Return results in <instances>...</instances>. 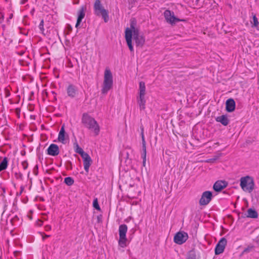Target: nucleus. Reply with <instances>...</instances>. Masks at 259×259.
I'll list each match as a JSON object with an SVG mask.
<instances>
[{"instance_id":"obj_1","label":"nucleus","mask_w":259,"mask_h":259,"mask_svg":"<svg viewBox=\"0 0 259 259\" xmlns=\"http://www.w3.org/2000/svg\"><path fill=\"white\" fill-rule=\"evenodd\" d=\"M137 21L135 18L130 20V27H127L125 30V39L127 46L131 52H134L133 44V36L140 33V30L136 28Z\"/></svg>"},{"instance_id":"obj_2","label":"nucleus","mask_w":259,"mask_h":259,"mask_svg":"<svg viewBox=\"0 0 259 259\" xmlns=\"http://www.w3.org/2000/svg\"><path fill=\"white\" fill-rule=\"evenodd\" d=\"M81 122L88 128L93 131L95 135L97 136L100 132V127L96 120L88 113H83Z\"/></svg>"},{"instance_id":"obj_3","label":"nucleus","mask_w":259,"mask_h":259,"mask_svg":"<svg viewBox=\"0 0 259 259\" xmlns=\"http://www.w3.org/2000/svg\"><path fill=\"white\" fill-rule=\"evenodd\" d=\"M94 14L98 17H101L105 23L108 22L109 12L103 6L100 0H95L94 6Z\"/></svg>"},{"instance_id":"obj_4","label":"nucleus","mask_w":259,"mask_h":259,"mask_svg":"<svg viewBox=\"0 0 259 259\" xmlns=\"http://www.w3.org/2000/svg\"><path fill=\"white\" fill-rule=\"evenodd\" d=\"M240 186L244 192L251 193L254 188L253 178L249 176L241 177L240 180Z\"/></svg>"},{"instance_id":"obj_5","label":"nucleus","mask_w":259,"mask_h":259,"mask_svg":"<svg viewBox=\"0 0 259 259\" xmlns=\"http://www.w3.org/2000/svg\"><path fill=\"white\" fill-rule=\"evenodd\" d=\"M113 84L112 74L110 69L106 68L104 72V81L102 93L106 94L111 89Z\"/></svg>"},{"instance_id":"obj_6","label":"nucleus","mask_w":259,"mask_h":259,"mask_svg":"<svg viewBox=\"0 0 259 259\" xmlns=\"http://www.w3.org/2000/svg\"><path fill=\"white\" fill-rule=\"evenodd\" d=\"M127 231V226L125 224L120 225L119 227L118 233L119 238L118 241L119 246L124 248L127 246L128 240L126 234Z\"/></svg>"},{"instance_id":"obj_7","label":"nucleus","mask_w":259,"mask_h":259,"mask_svg":"<svg viewBox=\"0 0 259 259\" xmlns=\"http://www.w3.org/2000/svg\"><path fill=\"white\" fill-rule=\"evenodd\" d=\"M163 16L166 22L171 26L175 25L179 21V18L175 15L172 11L167 9L163 13Z\"/></svg>"},{"instance_id":"obj_8","label":"nucleus","mask_w":259,"mask_h":259,"mask_svg":"<svg viewBox=\"0 0 259 259\" xmlns=\"http://www.w3.org/2000/svg\"><path fill=\"white\" fill-rule=\"evenodd\" d=\"M204 255L203 250L199 246H197L192 248L188 252L187 259H199L204 257Z\"/></svg>"},{"instance_id":"obj_9","label":"nucleus","mask_w":259,"mask_h":259,"mask_svg":"<svg viewBox=\"0 0 259 259\" xmlns=\"http://www.w3.org/2000/svg\"><path fill=\"white\" fill-rule=\"evenodd\" d=\"M213 197V192L212 191H205L203 192L199 201L200 205L205 206L207 205L211 201Z\"/></svg>"},{"instance_id":"obj_10","label":"nucleus","mask_w":259,"mask_h":259,"mask_svg":"<svg viewBox=\"0 0 259 259\" xmlns=\"http://www.w3.org/2000/svg\"><path fill=\"white\" fill-rule=\"evenodd\" d=\"M238 219H244L246 218L251 219H257L258 216L257 211L253 207L249 208L247 209L246 212H238Z\"/></svg>"},{"instance_id":"obj_11","label":"nucleus","mask_w":259,"mask_h":259,"mask_svg":"<svg viewBox=\"0 0 259 259\" xmlns=\"http://www.w3.org/2000/svg\"><path fill=\"white\" fill-rule=\"evenodd\" d=\"M188 239V233L180 231L176 233L174 237V241L177 244L181 245L184 243Z\"/></svg>"},{"instance_id":"obj_12","label":"nucleus","mask_w":259,"mask_h":259,"mask_svg":"<svg viewBox=\"0 0 259 259\" xmlns=\"http://www.w3.org/2000/svg\"><path fill=\"white\" fill-rule=\"evenodd\" d=\"M227 243V239L225 237H222L221 238V239L217 243L214 248V252L215 255H219L224 252Z\"/></svg>"},{"instance_id":"obj_13","label":"nucleus","mask_w":259,"mask_h":259,"mask_svg":"<svg viewBox=\"0 0 259 259\" xmlns=\"http://www.w3.org/2000/svg\"><path fill=\"white\" fill-rule=\"evenodd\" d=\"M228 185V183L225 180L217 181L213 184V190L217 193L221 192Z\"/></svg>"},{"instance_id":"obj_14","label":"nucleus","mask_w":259,"mask_h":259,"mask_svg":"<svg viewBox=\"0 0 259 259\" xmlns=\"http://www.w3.org/2000/svg\"><path fill=\"white\" fill-rule=\"evenodd\" d=\"M80 156L83 159L84 170L85 172L88 174L89 171V168L92 162V159L90 155L86 152Z\"/></svg>"},{"instance_id":"obj_15","label":"nucleus","mask_w":259,"mask_h":259,"mask_svg":"<svg viewBox=\"0 0 259 259\" xmlns=\"http://www.w3.org/2000/svg\"><path fill=\"white\" fill-rule=\"evenodd\" d=\"M236 109V102L234 99L230 98L225 103V110L228 113H231Z\"/></svg>"},{"instance_id":"obj_16","label":"nucleus","mask_w":259,"mask_h":259,"mask_svg":"<svg viewBox=\"0 0 259 259\" xmlns=\"http://www.w3.org/2000/svg\"><path fill=\"white\" fill-rule=\"evenodd\" d=\"M133 39L135 41L137 47L142 48L145 42V36L143 35H140V33L133 35Z\"/></svg>"},{"instance_id":"obj_17","label":"nucleus","mask_w":259,"mask_h":259,"mask_svg":"<svg viewBox=\"0 0 259 259\" xmlns=\"http://www.w3.org/2000/svg\"><path fill=\"white\" fill-rule=\"evenodd\" d=\"M87 9L85 6H82L80 8V9L79 10L78 13H77V19L76 23L75 25V27L78 28L79 26L80 23L81 22L82 19L85 17V10Z\"/></svg>"},{"instance_id":"obj_18","label":"nucleus","mask_w":259,"mask_h":259,"mask_svg":"<svg viewBox=\"0 0 259 259\" xmlns=\"http://www.w3.org/2000/svg\"><path fill=\"white\" fill-rule=\"evenodd\" d=\"M48 155L55 156L59 154V148L58 145L55 144H51L47 149Z\"/></svg>"},{"instance_id":"obj_19","label":"nucleus","mask_w":259,"mask_h":259,"mask_svg":"<svg viewBox=\"0 0 259 259\" xmlns=\"http://www.w3.org/2000/svg\"><path fill=\"white\" fill-rule=\"evenodd\" d=\"M215 119L216 121L221 123L225 126H227L230 122V119L227 114L218 116L215 118Z\"/></svg>"},{"instance_id":"obj_20","label":"nucleus","mask_w":259,"mask_h":259,"mask_svg":"<svg viewBox=\"0 0 259 259\" xmlns=\"http://www.w3.org/2000/svg\"><path fill=\"white\" fill-rule=\"evenodd\" d=\"M77 92V88L73 84H69L67 88V93L71 98L75 97Z\"/></svg>"},{"instance_id":"obj_21","label":"nucleus","mask_w":259,"mask_h":259,"mask_svg":"<svg viewBox=\"0 0 259 259\" xmlns=\"http://www.w3.org/2000/svg\"><path fill=\"white\" fill-rule=\"evenodd\" d=\"M137 103L139 105L140 110H143L145 109L146 100L144 95H139L137 97Z\"/></svg>"},{"instance_id":"obj_22","label":"nucleus","mask_w":259,"mask_h":259,"mask_svg":"<svg viewBox=\"0 0 259 259\" xmlns=\"http://www.w3.org/2000/svg\"><path fill=\"white\" fill-rule=\"evenodd\" d=\"M65 126L63 125L60 129V131L59 133L58 139V141L61 142L62 144L66 143V140L65 139Z\"/></svg>"},{"instance_id":"obj_23","label":"nucleus","mask_w":259,"mask_h":259,"mask_svg":"<svg viewBox=\"0 0 259 259\" xmlns=\"http://www.w3.org/2000/svg\"><path fill=\"white\" fill-rule=\"evenodd\" d=\"M73 148L74 149V151L76 153L79 154L80 155L85 153V152L82 150V149L79 147L78 144L77 143L76 140H75V142L73 143Z\"/></svg>"},{"instance_id":"obj_24","label":"nucleus","mask_w":259,"mask_h":259,"mask_svg":"<svg viewBox=\"0 0 259 259\" xmlns=\"http://www.w3.org/2000/svg\"><path fill=\"white\" fill-rule=\"evenodd\" d=\"M146 94V87L145 83L144 81H141L139 82V89L138 95H144Z\"/></svg>"},{"instance_id":"obj_25","label":"nucleus","mask_w":259,"mask_h":259,"mask_svg":"<svg viewBox=\"0 0 259 259\" xmlns=\"http://www.w3.org/2000/svg\"><path fill=\"white\" fill-rule=\"evenodd\" d=\"M8 160L6 157H5L0 163V172L5 170L8 167Z\"/></svg>"},{"instance_id":"obj_26","label":"nucleus","mask_w":259,"mask_h":259,"mask_svg":"<svg viewBox=\"0 0 259 259\" xmlns=\"http://www.w3.org/2000/svg\"><path fill=\"white\" fill-rule=\"evenodd\" d=\"M252 21H251V23L252 24V27H255L257 30H259V28H258L259 22L258 21L257 18L255 15L253 13H252Z\"/></svg>"},{"instance_id":"obj_27","label":"nucleus","mask_w":259,"mask_h":259,"mask_svg":"<svg viewBox=\"0 0 259 259\" xmlns=\"http://www.w3.org/2000/svg\"><path fill=\"white\" fill-rule=\"evenodd\" d=\"M64 182L67 186H71L74 184V181L72 178L68 177L64 179Z\"/></svg>"},{"instance_id":"obj_28","label":"nucleus","mask_w":259,"mask_h":259,"mask_svg":"<svg viewBox=\"0 0 259 259\" xmlns=\"http://www.w3.org/2000/svg\"><path fill=\"white\" fill-rule=\"evenodd\" d=\"M93 206L97 210L101 211V208L98 203V199L97 198L94 199Z\"/></svg>"},{"instance_id":"obj_29","label":"nucleus","mask_w":259,"mask_h":259,"mask_svg":"<svg viewBox=\"0 0 259 259\" xmlns=\"http://www.w3.org/2000/svg\"><path fill=\"white\" fill-rule=\"evenodd\" d=\"M142 152L141 153V156H146V141L142 142Z\"/></svg>"},{"instance_id":"obj_30","label":"nucleus","mask_w":259,"mask_h":259,"mask_svg":"<svg viewBox=\"0 0 259 259\" xmlns=\"http://www.w3.org/2000/svg\"><path fill=\"white\" fill-rule=\"evenodd\" d=\"M221 155H222V153L214 155V156H213V157L212 158L208 159L206 161L207 162H214L215 161H216L220 158V157L221 156Z\"/></svg>"},{"instance_id":"obj_31","label":"nucleus","mask_w":259,"mask_h":259,"mask_svg":"<svg viewBox=\"0 0 259 259\" xmlns=\"http://www.w3.org/2000/svg\"><path fill=\"white\" fill-rule=\"evenodd\" d=\"M44 25V20L42 19L39 24V26H38L39 29H40L41 33H44V31L45 30Z\"/></svg>"},{"instance_id":"obj_32","label":"nucleus","mask_w":259,"mask_h":259,"mask_svg":"<svg viewBox=\"0 0 259 259\" xmlns=\"http://www.w3.org/2000/svg\"><path fill=\"white\" fill-rule=\"evenodd\" d=\"M253 249V247L252 246H251V247H248L246 248H245L243 251L242 252L241 254L240 255V256H241L242 254H244L245 253H247V252H249L250 251V250L251 249Z\"/></svg>"},{"instance_id":"obj_33","label":"nucleus","mask_w":259,"mask_h":259,"mask_svg":"<svg viewBox=\"0 0 259 259\" xmlns=\"http://www.w3.org/2000/svg\"><path fill=\"white\" fill-rule=\"evenodd\" d=\"M66 167L67 169H72V163L70 161H67L66 162Z\"/></svg>"},{"instance_id":"obj_34","label":"nucleus","mask_w":259,"mask_h":259,"mask_svg":"<svg viewBox=\"0 0 259 259\" xmlns=\"http://www.w3.org/2000/svg\"><path fill=\"white\" fill-rule=\"evenodd\" d=\"M22 165L24 170L26 169L28 165L27 161L25 160L22 162Z\"/></svg>"},{"instance_id":"obj_35","label":"nucleus","mask_w":259,"mask_h":259,"mask_svg":"<svg viewBox=\"0 0 259 259\" xmlns=\"http://www.w3.org/2000/svg\"><path fill=\"white\" fill-rule=\"evenodd\" d=\"M38 165H36L34 168H33V172L34 174V175H35V176H37L38 175Z\"/></svg>"},{"instance_id":"obj_36","label":"nucleus","mask_w":259,"mask_h":259,"mask_svg":"<svg viewBox=\"0 0 259 259\" xmlns=\"http://www.w3.org/2000/svg\"><path fill=\"white\" fill-rule=\"evenodd\" d=\"M102 214H99V215H98L97 217V222L98 223H100L102 222Z\"/></svg>"},{"instance_id":"obj_37","label":"nucleus","mask_w":259,"mask_h":259,"mask_svg":"<svg viewBox=\"0 0 259 259\" xmlns=\"http://www.w3.org/2000/svg\"><path fill=\"white\" fill-rule=\"evenodd\" d=\"M141 157L143 159L142 165L143 166H145L146 161V156H141Z\"/></svg>"},{"instance_id":"obj_38","label":"nucleus","mask_w":259,"mask_h":259,"mask_svg":"<svg viewBox=\"0 0 259 259\" xmlns=\"http://www.w3.org/2000/svg\"><path fill=\"white\" fill-rule=\"evenodd\" d=\"M15 176L17 179L19 178L20 179H22L23 177V175L21 172L16 173Z\"/></svg>"},{"instance_id":"obj_39","label":"nucleus","mask_w":259,"mask_h":259,"mask_svg":"<svg viewBox=\"0 0 259 259\" xmlns=\"http://www.w3.org/2000/svg\"><path fill=\"white\" fill-rule=\"evenodd\" d=\"M125 154V157L124 158L126 159L129 158V153L127 151H123L122 155Z\"/></svg>"},{"instance_id":"obj_40","label":"nucleus","mask_w":259,"mask_h":259,"mask_svg":"<svg viewBox=\"0 0 259 259\" xmlns=\"http://www.w3.org/2000/svg\"><path fill=\"white\" fill-rule=\"evenodd\" d=\"M20 254V252L19 251H15L14 252V255L15 257H18Z\"/></svg>"},{"instance_id":"obj_41","label":"nucleus","mask_w":259,"mask_h":259,"mask_svg":"<svg viewBox=\"0 0 259 259\" xmlns=\"http://www.w3.org/2000/svg\"><path fill=\"white\" fill-rule=\"evenodd\" d=\"M132 159L131 158L126 159L125 160V162L126 163V165H130L131 163Z\"/></svg>"},{"instance_id":"obj_42","label":"nucleus","mask_w":259,"mask_h":259,"mask_svg":"<svg viewBox=\"0 0 259 259\" xmlns=\"http://www.w3.org/2000/svg\"><path fill=\"white\" fill-rule=\"evenodd\" d=\"M45 230L48 231L51 230V226L50 225H46L45 227Z\"/></svg>"},{"instance_id":"obj_43","label":"nucleus","mask_w":259,"mask_h":259,"mask_svg":"<svg viewBox=\"0 0 259 259\" xmlns=\"http://www.w3.org/2000/svg\"><path fill=\"white\" fill-rule=\"evenodd\" d=\"M67 64L69 67L72 68L73 67V65L70 60L68 61Z\"/></svg>"},{"instance_id":"obj_44","label":"nucleus","mask_w":259,"mask_h":259,"mask_svg":"<svg viewBox=\"0 0 259 259\" xmlns=\"http://www.w3.org/2000/svg\"><path fill=\"white\" fill-rule=\"evenodd\" d=\"M5 92H6V97H8L10 96V92L9 91V90L6 89L5 90Z\"/></svg>"},{"instance_id":"obj_45","label":"nucleus","mask_w":259,"mask_h":259,"mask_svg":"<svg viewBox=\"0 0 259 259\" xmlns=\"http://www.w3.org/2000/svg\"><path fill=\"white\" fill-rule=\"evenodd\" d=\"M140 135H141V138H142V142L146 141H145V136H144V133H141Z\"/></svg>"},{"instance_id":"obj_46","label":"nucleus","mask_w":259,"mask_h":259,"mask_svg":"<svg viewBox=\"0 0 259 259\" xmlns=\"http://www.w3.org/2000/svg\"><path fill=\"white\" fill-rule=\"evenodd\" d=\"M140 130H141V133H142L144 132V126L142 124L141 126H140Z\"/></svg>"},{"instance_id":"obj_47","label":"nucleus","mask_w":259,"mask_h":259,"mask_svg":"<svg viewBox=\"0 0 259 259\" xmlns=\"http://www.w3.org/2000/svg\"><path fill=\"white\" fill-rule=\"evenodd\" d=\"M179 21H178V22H186L187 21V20L186 19H180L179 18Z\"/></svg>"},{"instance_id":"obj_48","label":"nucleus","mask_w":259,"mask_h":259,"mask_svg":"<svg viewBox=\"0 0 259 259\" xmlns=\"http://www.w3.org/2000/svg\"><path fill=\"white\" fill-rule=\"evenodd\" d=\"M23 190H24L23 187L22 186L21 187V191H20L19 193H17V195H20L21 194V193H22Z\"/></svg>"},{"instance_id":"obj_49","label":"nucleus","mask_w":259,"mask_h":259,"mask_svg":"<svg viewBox=\"0 0 259 259\" xmlns=\"http://www.w3.org/2000/svg\"><path fill=\"white\" fill-rule=\"evenodd\" d=\"M28 0H21V4H24L28 2Z\"/></svg>"},{"instance_id":"obj_50","label":"nucleus","mask_w":259,"mask_h":259,"mask_svg":"<svg viewBox=\"0 0 259 259\" xmlns=\"http://www.w3.org/2000/svg\"><path fill=\"white\" fill-rule=\"evenodd\" d=\"M50 236V235H45V236H43V237H42V239H43V240H45V239H46V238H47L49 237Z\"/></svg>"},{"instance_id":"obj_51","label":"nucleus","mask_w":259,"mask_h":259,"mask_svg":"<svg viewBox=\"0 0 259 259\" xmlns=\"http://www.w3.org/2000/svg\"><path fill=\"white\" fill-rule=\"evenodd\" d=\"M34 11H35V9H34V8H33V9L31 10V11H30V13H31V14L32 15H33Z\"/></svg>"},{"instance_id":"obj_52","label":"nucleus","mask_w":259,"mask_h":259,"mask_svg":"<svg viewBox=\"0 0 259 259\" xmlns=\"http://www.w3.org/2000/svg\"><path fill=\"white\" fill-rule=\"evenodd\" d=\"M118 187H119V188L120 190H121V185H119Z\"/></svg>"},{"instance_id":"obj_53","label":"nucleus","mask_w":259,"mask_h":259,"mask_svg":"<svg viewBox=\"0 0 259 259\" xmlns=\"http://www.w3.org/2000/svg\"><path fill=\"white\" fill-rule=\"evenodd\" d=\"M52 93L54 95H56V93L54 92H52Z\"/></svg>"},{"instance_id":"obj_54","label":"nucleus","mask_w":259,"mask_h":259,"mask_svg":"<svg viewBox=\"0 0 259 259\" xmlns=\"http://www.w3.org/2000/svg\"><path fill=\"white\" fill-rule=\"evenodd\" d=\"M54 99H55V100H57V98H56V96H54Z\"/></svg>"},{"instance_id":"obj_55","label":"nucleus","mask_w":259,"mask_h":259,"mask_svg":"<svg viewBox=\"0 0 259 259\" xmlns=\"http://www.w3.org/2000/svg\"><path fill=\"white\" fill-rule=\"evenodd\" d=\"M199 1V0H196V3H198Z\"/></svg>"}]
</instances>
